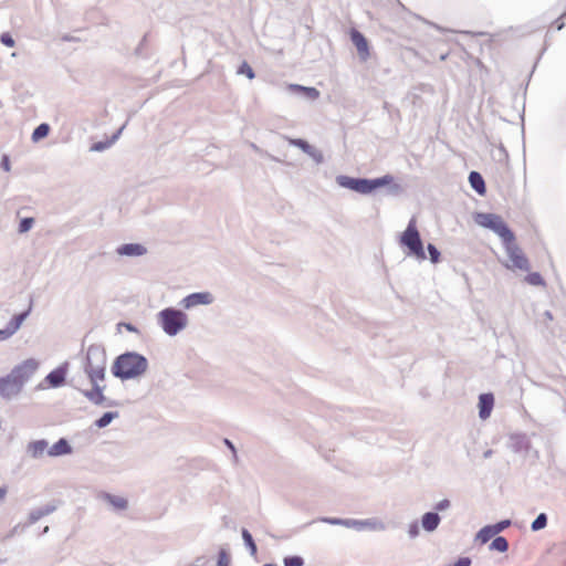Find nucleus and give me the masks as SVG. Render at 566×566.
<instances>
[{
    "label": "nucleus",
    "instance_id": "9",
    "mask_svg": "<svg viewBox=\"0 0 566 566\" xmlns=\"http://www.w3.org/2000/svg\"><path fill=\"white\" fill-rule=\"evenodd\" d=\"M335 180L336 184L342 188L355 191L360 195H368L367 178L338 175Z\"/></svg>",
    "mask_w": 566,
    "mask_h": 566
},
{
    "label": "nucleus",
    "instance_id": "63",
    "mask_svg": "<svg viewBox=\"0 0 566 566\" xmlns=\"http://www.w3.org/2000/svg\"><path fill=\"white\" fill-rule=\"evenodd\" d=\"M48 532H49V526H45V527L43 528V532H42V533H43V534H46Z\"/></svg>",
    "mask_w": 566,
    "mask_h": 566
},
{
    "label": "nucleus",
    "instance_id": "58",
    "mask_svg": "<svg viewBox=\"0 0 566 566\" xmlns=\"http://www.w3.org/2000/svg\"><path fill=\"white\" fill-rule=\"evenodd\" d=\"M493 454V450L492 449H488L486 451L483 452V458L484 459H489L491 458Z\"/></svg>",
    "mask_w": 566,
    "mask_h": 566
},
{
    "label": "nucleus",
    "instance_id": "48",
    "mask_svg": "<svg viewBox=\"0 0 566 566\" xmlns=\"http://www.w3.org/2000/svg\"><path fill=\"white\" fill-rule=\"evenodd\" d=\"M28 527V524L25 525H22V524H17L15 526L12 527V530L4 536V539H9L18 534H21L24 532V530Z\"/></svg>",
    "mask_w": 566,
    "mask_h": 566
},
{
    "label": "nucleus",
    "instance_id": "53",
    "mask_svg": "<svg viewBox=\"0 0 566 566\" xmlns=\"http://www.w3.org/2000/svg\"><path fill=\"white\" fill-rule=\"evenodd\" d=\"M118 326L125 327L126 331H128L130 333H138L137 327L135 325H133L132 323L122 322L118 324Z\"/></svg>",
    "mask_w": 566,
    "mask_h": 566
},
{
    "label": "nucleus",
    "instance_id": "43",
    "mask_svg": "<svg viewBox=\"0 0 566 566\" xmlns=\"http://www.w3.org/2000/svg\"><path fill=\"white\" fill-rule=\"evenodd\" d=\"M306 155H308L315 161L316 165H321L324 163L323 153L314 146H312V150H310V153H307Z\"/></svg>",
    "mask_w": 566,
    "mask_h": 566
},
{
    "label": "nucleus",
    "instance_id": "59",
    "mask_svg": "<svg viewBox=\"0 0 566 566\" xmlns=\"http://www.w3.org/2000/svg\"><path fill=\"white\" fill-rule=\"evenodd\" d=\"M62 40L66 41V42H72V41H75L76 39L72 35L65 34L62 36Z\"/></svg>",
    "mask_w": 566,
    "mask_h": 566
},
{
    "label": "nucleus",
    "instance_id": "40",
    "mask_svg": "<svg viewBox=\"0 0 566 566\" xmlns=\"http://www.w3.org/2000/svg\"><path fill=\"white\" fill-rule=\"evenodd\" d=\"M237 73L239 75H245L249 80H253L255 77V73H254L253 69L245 61L242 62L241 65L238 67Z\"/></svg>",
    "mask_w": 566,
    "mask_h": 566
},
{
    "label": "nucleus",
    "instance_id": "60",
    "mask_svg": "<svg viewBox=\"0 0 566 566\" xmlns=\"http://www.w3.org/2000/svg\"><path fill=\"white\" fill-rule=\"evenodd\" d=\"M556 30H562L564 28V22H562L559 19L555 21Z\"/></svg>",
    "mask_w": 566,
    "mask_h": 566
},
{
    "label": "nucleus",
    "instance_id": "34",
    "mask_svg": "<svg viewBox=\"0 0 566 566\" xmlns=\"http://www.w3.org/2000/svg\"><path fill=\"white\" fill-rule=\"evenodd\" d=\"M50 125L48 123H41L38 125L31 136L33 143H38L41 139L45 138L50 133Z\"/></svg>",
    "mask_w": 566,
    "mask_h": 566
},
{
    "label": "nucleus",
    "instance_id": "26",
    "mask_svg": "<svg viewBox=\"0 0 566 566\" xmlns=\"http://www.w3.org/2000/svg\"><path fill=\"white\" fill-rule=\"evenodd\" d=\"M31 311H32V301H30L29 307L25 311L14 314L12 316V318L9 321V323L6 326V328L9 329L11 335H14L19 331V328L21 327L23 322L29 317Z\"/></svg>",
    "mask_w": 566,
    "mask_h": 566
},
{
    "label": "nucleus",
    "instance_id": "3",
    "mask_svg": "<svg viewBox=\"0 0 566 566\" xmlns=\"http://www.w3.org/2000/svg\"><path fill=\"white\" fill-rule=\"evenodd\" d=\"M148 366L149 363L146 356L134 350H127L114 359L111 371L115 378L126 381L144 376Z\"/></svg>",
    "mask_w": 566,
    "mask_h": 566
},
{
    "label": "nucleus",
    "instance_id": "46",
    "mask_svg": "<svg viewBox=\"0 0 566 566\" xmlns=\"http://www.w3.org/2000/svg\"><path fill=\"white\" fill-rule=\"evenodd\" d=\"M0 42L8 48H13L15 44L13 36L9 32H3L0 35Z\"/></svg>",
    "mask_w": 566,
    "mask_h": 566
},
{
    "label": "nucleus",
    "instance_id": "39",
    "mask_svg": "<svg viewBox=\"0 0 566 566\" xmlns=\"http://www.w3.org/2000/svg\"><path fill=\"white\" fill-rule=\"evenodd\" d=\"M284 566H304V558L300 555H290L283 558Z\"/></svg>",
    "mask_w": 566,
    "mask_h": 566
},
{
    "label": "nucleus",
    "instance_id": "28",
    "mask_svg": "<svg viewBox=\"0 0 566 566\" xmlns=\"http://www.w3.org/2000/svg\"><path fill=\"white\" fill-rule=\"evenodd\" d=\"M56 509H57V506L54 503H49V504H46V505H44L42 507H38V509L32 510L29 513L28 526L36 523L42 517L52 514L53 512L56 511Z\"/></svg>",
    "mask_w": 566,
    "mask_h": 566
},
{
    "label": "nucleus",
    "instance_id": "22",
    "mask_svg": "<svg viewBox=\"0 0 566 566\" xmlns=\"http://www.w3.org/2000/svg\"><path fill=\"white\" fill-rule=\"evenodd\" d=\"M31 311H32V301H30L29 307L25 311L14 314L12 316V318L9 321V323L6 326V328L9 329L11 335H14L19 331V328L21 327L23 322L29 317Z\"/></svg>",
    "mask_w": 566,
    "mask_h": 566
},
{
    "label": "nucleus",
    "instance_id": "37",
    "mask_svg": "<svg viewBox=\"0 0 566 566\" xmlns=\"http://www.w3.org/2000/svg\"><path fill=\"white\" fill-rule=\"evenodd\" d=\"M525 281H526L530 285H534V286H542V285H545V281H544L543 276L541 275V273H538V272H532V273H528V274L525 276Z\"/></svg>",
    "mask_w": 566,
    "mask_h": 566
},
{
    "label": "nucleus",
    "instance_id": "64",
    "mask_svg": "<svg viewBox=\"0 0 566 566\" xmlns=\"http://www.w3.org/2000/svg\"><path fill=\"white\" fill-rule=\"evenodd\" d=\"M263 566H277V565H276V564L269 563V564H264Z\"/></svg>",
    "mask_w": 566,
    "mask_h": 566
},
{
    "label": "nucleus",
    "instance_id": "2",
    "mask_svg": "<svg viewBox=\"0 0 566 566\" xmlns=\"http://www.w3.org/2000/svg\"><path fill=\"white\" fill-rule=\"evenodd\" d=\"M38 368L39 363L34 358H28L14 366L7 376L0 377V396L7 400L17 397Z\"/></svg>",
    "mask_w": 566,
    "mask_h": 566
},
{
    "label": "nucleus",
    "instance_id": "4",
    "mask_svg": "<svg viewBox=\"0 0 566 566\" xmlns=\"http://www.w3.org/2000/svg\"><path fill=\"white\" fill-rule=\"evenodd\" d=\"M157 324L170 337L178 335L188 325V315L180 308L165 307L157 313Z\"/></svg>",
    "mask_w": 566,
    "mask_h": 566
},
{
    "label": "nucleus",
    "instance_id": "57",
    "mask_svg": "<svg viewBox=\"0 0 566 566\" xmlns=\"http://www.w3.org/2000/svg\"><path fill=\"white\" fill-rule=\"evenodd\" d=\"M224 444L232 451V453L235 455L237 453V450H235V447L234 444L232 443V441H230L229 439H224Z\"/></svg>",
    "mask_w": 566,
    "mask_h": 566
},
{
    "label": "nucleus",
    "instance_id": "41",
    "mask_svg": "<svg viewBox=\"0 0 566 566\" xmlns=\"http://www.w3.org/2000/svg\"><path fill=\"white\" fill-rule=\"evenodd\" d=\"M34 224V218L32 217H25L22 218L19 222L18 231L19 233H25L31 230V228Z\"/></svg>",
    "mask_w": 566,
    "mask_h": 566
},
{
    "label": "nucleus",
    "instance_id": "36",
    "mask_svg": "<svg viewBox=\"0 0 566 566\" xmlns=\"http://www.w3.org/2000/svg\"><path fill=\"white\" fill-rule=\"evenodd\" d=\"M290 145L300 148L303 153L307 154L310 150H312V145L302 138H290L289 139Z\"/></svg>",
    "mask_w": 566,
    "mask_h": 566
},
{
    "label": "nucleus",
    "instance_id": "31",
    "mask_svg": "<svg viewBox=\"0 0 566 566\" xmlns=\"http://www.w3.org/2000/svg\"><path fill=\"white\" fill-rule=\"evenodd\" d=\"M496 536L495 531L493 530L492 525H485L483 526L476 534H475V541L480 542L481 544L488 543L490 539L494 538Z\"/></svg>",
    "mask_w": 566,
    "mask_h": 566
},
{
    "label": "nucleus",
    "instance_id": "29",
    "mask_svg": "<svg viewBox=\"0 0 566 566\" xmlns=\"http://www.w3.org/2000/svg\"><path fill=\"white\" fill-rule=\"evenodd\" d=\"M469 182L471 188L480 196L485 195L486 187L482 175L478 171H471L469 174Z\"/></svg>",
    "mask_w": 566,
    "mask_h": 566
},
{
    "label": "nucleus",
    "instance_id": "10",
    "mask_svg": "<svg viewBox=\"0 0 566 566\" xmlns=\"http://www.w3.org/2000/svg\"><path fill=\"white\" fill-rule=\"evenodd\" d=\"M70 364L64 361L56 368L51 370L44 378V382L49 388H60L65 385Z\"/></svg>",
    "mask_w": 566,
    "mask_h": 566
},
{
    "label": "nucleus",
    "instance_id": "51",
    "mask_svg": "<svg viewBox=\"0 0 566 566\" xmlns=\"http://www.w3.org/2000/svg\"><path fill=\"white\" fill-rule=\"evenodd\" d=\"M408 534L411 538H416L419 535L418 522H412L409 524Z\"/></svg>",
    "mask_w": 566,
    "mask_h": 566
},
{
    "label": "nucleus",
    "instance_id": "11",
    "mask_svg": "<svg viewBox=\"0 0 566 566\" xmlns=\"http://www.w3.org/2000/svg\"><path fill=\"white\" fill-rule=\"evenodd\" d=\"M214 301L210 292H193L185 296L179 305L185 310L193 308L198 305H210Z\"/></svg>",
    "mask_w": 566,
    "mask_h": 566
},
{
    "label": "nucleus",
    "instance_id": "20",
    "mask_svg": "<svg viewBox=\"0 0 566 566\" xmlns=\"http://www.w3.org/2000/svg\"><path fill=\"white\" fill-rule=\"evenodd\" d=\"M441 522V516L433 511L426 512L420 520L421 527L428 533L434 532Z\"/></svg>",
    "mask_w": 566,
    "mask_h": 566
},
{
    "label": "nucleus",
    "instance_id": "38",
    "mask_svg": "<svg viewBox=\"0 0 566 566\" xmlns=\"http://www.w3.org/2000/svg\"><path fill=\"white\" fill-rule=\"evenodd\" d=\"M427 251H428L429 260L431 261V263L437 264L440 262L441 253H440L439 249L433 243L427 244Z\"/></svg>",
    "mask_w": 566,
    "mask_h": 566
},
{
    "label": "nucleus",
    "instance_id": "54",
    "mask_svg": "<svg viewBox=\"0 0 566 566\" xmlns=\"http://www.w3.org/2000/svg\"><path fill=\"white\" fill-rule=\"evenodd\" d=\"M11 336H12L11 333L6 327L0 329V342L6 340V339L10 338Z\"/></svg>",
    "mask_w": 566,
    "mask_h": 566
},
{
    "label": "nucleus",
    "instance_id": "30",
    "mask_svg": "<svg viewBox=\"0 0 566 566\" xmlns=\"http://www.w3.org/2000/svg\"><path fill=\"white\" fill-rule=\"evenodd\" d=\"M119 417L118 411H106L98 419L94 421V426L98 429L106 428L114 419Z\"/></svg>",
    "mask_w": 566,
    "mask_h": 566
},
{
    "label": "nucleus",
    "instance_id": "18",
    "mask_svg": "<svg viewBox=\"0 0 566 566\" xmlns=\"http://www.w3.org/2000/svg\"><path fill=\"white\" fill-rule=\"evenodd\" d=\"M73 452V448L66 438H60L48 449V455L52 458L69 455Z\"/></svg>",
    "mask_w": 566,
    "mask_h": 566
},
{
    "label": "nucleus",
    "instance_id": "21",
    "mask_svg": "<svg viewBox=\"0 0 566 566\" xmlns=\"http://www.w3.org/2000/svg\"><path fill=\"white\" fill-rule=\"evenodd\" d=\"M119 255L142 256L146 254L147 249L140 243H124L116 249Z\"/></svg>",
    "mask_w": 566,
    "mask_h": 566
},
{
    "label": "nucleus",
    "instance_id": "6",
    "mask_svg": "<svg viewBox=\"0 0 566 566\" xmlns=\"http://www.w3.org/2000/svg\"><path fill=\"white\" fill-rule=\"evenodd\" d=\"M474 221L480 227L493 231L502 240V243L515 240L514 232L510 229L503 218L496 213L478 212L474 216Z\"/></svg>",
    "mask_w": 566,
    "mask_h": 566
},
{
    "label": "nucleus",
    "instance_id": "47",
    "mask_svg": "<svg viewBox=\"0 0 566 566\" xmlns=\"http://www.w3.org/2000/svg\"><path fill=\"white\" fill-rule=\"evenodd\" d=\"M451 506V502L448 499H443L434 504V511L439 514V512H444Z\"/></svg>",
    "mask_w": 566,
    "mask_h": 566
},
{
    "label": "nucleus",
    "instance_id": "1",
    "mask_svg": "<svg viewBox=\"0 0 566 566\" xmlns=\"http://www.w3.org/2000/svg\"><path fill=\"white\" fill-rule=\"evenodd\" d=\"M107 354L101 344H92L86 349L83 360V371L87 376L92 388L81 390V394L93 405L105 408L118 407L117 400L107 398L104 395L105 385H101L106 377Z\"/></svg>",
    "mask_w": 566,
    "mask_h": 566
},
{
    "label": "nucleus",
    "instance_id": "14",
    "mask_svg": "<svg viewBox=\"0 0 566 566\" xmlns=\"http://www.w3.org/2000/svg\"><path fill=\"white\" fill-rule=\"evenodd\" d=\"M344 527L353 528L355 531H384L385 525L382 522L376 518H366V520H356V518H345Z\"/></svg>",
    "mask_w": 566,
    "mask_h": 566
},
{
    "label": "nucleus",
    "instance_id": "12",
    "mask_svg": "<svg viewBox=\"0 0 566 566\" xmlns=\"http://www.w3.org/2000/svg\"><path fill=\"white\" fill-rule=\"evenodd\" d=\"M350 41L357 50L358 57L361 62H366L370 57V48L367 38L357 29L349 32Z\"/></svg>",
    "mask_w": 566,
    "mask_h": 566
},
{
    "label": "nucleus",
    "instance_id": "61",
    "mask_svg": "<svg viewBox=\"0 0 566 566\" xmlns=\"http://www.w3.org/2000/svg\"><path fill=\"white\" fill-rule=\"evenodd\" d=\"M544 315H545V317H546L547 319H553V315H552V313H551L549 311H546V312L544 313Z\"/></svg>",
    "mask_w": 566,
    "mask_h": 566
},
{
    "label": "nucleus",
    "instance_id": "56",
    "mask_svg": "<svg viewBox=\"0 0 566 566\" xmlns=\"http://www.w3.org/2000/svg\"><path fill=\"white\" fill-rule=\"evenodd\" d=\"M7 493H8V486L7 485L0 486V503H2L4 501Z\"/></svg>",
    "mask_w": 566,
    "mask_h": 566
},
{
    "label": "nucleus",
    "instance_id": "32",
    "mask_svg": "<svg viewBox=\"0 0 566 566\" xmlns=\"http://www.w3.org/2000/svg\"><path fill=\"white\" fill-rule=\"evenodd\" d=\"M241 536L245 547L248 548L251 556L255 557L258 553L256 544L251 535V533L247 528L241 530Z\"/></svg>",
    "mask_w": 566,
    "mask_h": 566
},
{
    "label": "nucleus",
    "instance_id": "33",
    "mask_svg": "<svg viewBox=\"0 0 566 566\" xmlns=\"http://www.w3.org/2000/svg\"><path fill=\"white\" fill-rule=\"evenodd\" d=\"M489 549L490 551H496V552H500V553H505L509 549V542H507V539L504 536L496 535L492 539V542H491V544L489 546Z\"/></svg>",
    "mask_w": 566,
    "mask_h": 566
},
{
    "label": "nucleus",
    "instance_id": "45",
    "mask_svg": "<svg viewBox=\"0 0 566 566\" xmlns=\"http://www.w3.org/2000/svg\"><path fill=\"white\" fill-rule=\"evenodd\" d=\"M318 521L322 523H326L329 525H337V526H344V523H345V518H340V517L324 516V517H319Z\"/></svg>",
    "mask_w": 566,
    "mask_h": 566
},
{
    "label": "nucleus",
    "instance_id": "27",
    "mask_svg": "<svg viewBox=\"0 0 566 566\" xmlns=\"http://www.w3.org/2000/svg\"><path fill=\"white\" fill-rule=\"evenodd\" d=\"M99 499L109 504L115 511H125L128 507V501L125 497L108 492H102Z\"/></svg>",
    "mask_w": 566,
    "mask_h": 566
},
{
    "label": "nucleus",
    "instance_id": "5",
    "mask_svg": "<svg viewBox=\"0 0 566 566\" xmlns=\"http://www.w3.org/2000/svg\"><path fill=\"white\" fill-rule=\"evenodd\" d=\"M400 245L407 249V255L419 261L427 259L423 242L417 229L416 218L412 217L400 235Z\"/></svg>",
    "mask_w": 566,
    "mask_h": 566
},
{
    "label": "nucleus",
    "instance_id": "17",
    "mask_svg": "<svg viewBox=\"0 0 566 566\" xmlns=\"http://www.w3.org/2000/svg\"><path fill=\"white\" fill-rule=\"evenodd\" d=\"M509 448L514 453L526 452L530 448V439L524 433H513L509 438Z\"/></svg>",
    "mask_w": 566,
    "mask_h": 566
},
{
    "label": "nucleus",
    "instance_id": "23",
    "mask_svg": "<svg viewBox=\"0 0 566 566\" xmlns=\"http://www.w3.org/2000/svg\"><path fill=\"white\" fill-rule=\"evenodd\" d=\"M31 311H32V301H30L29 307L25 311L14 314L12 316V318L9 321V323L6 326V328L9 329L11 335H14L19 331V328L21 327L23 322L29 317Z\"/></svg>",
    "mask_w": 566,
    "mask_h": 566
},
{
    "label": "nucleus",
    "instance_id": "62",
    "mask_svg": "<svg viewBox=\"0 0 566 566\" xmlns=\"http://www.w3.org/2000/svg\"><path fill=\"white\" fill-rule=\"evenodd\" d=\"M251 147H252V149H254L255 151H259V150H260V149H259V147H258L255 144H252V145H251Z\"/></svg>",
    "mask_w": 566,
    "mask_h": 566
},
{
    "label": "nucleus",
    "instance_id": "7",
    "mask_svg": "<svg viewBox=\"0 0 566 566\" xmlns=\"http://www.w3.org/2000/svg\"><path fill=\"white\" fill-rule=\"evenodd\" d=\"M380 188H386L387 193L390 196H399L403 192V187L396 182L395 177L390 174L377 178H367L368 195L376 192Z\"/></svg>",
    "mask_w": 566,
    "mask_h": 566
},
{
    "label": "nucleus",
    "instance_id": "35",
    "mask_svg": "<svg viewBox=\"0 0 566 566\" xmlns=\"http://www.w3.org/2000/svg\"><path fill=\"white\" fill-rule=\"evenodd\" d=\"M548 517L546 513H539L531 524L533 532H538L547 526Z\"/></svg>",
    "mask_w": 566,
    "mask_h": 566
},
{
    "label": "nucleus",
    "instance_id": "44",
    "mask_svg": "<svg viewBox=\"0 0 566 566\" xmlns=\"http://www.w3.org/2000/svg\"><path fill=\"white\" fill-rule=\"evenodd\" d=\"M512 524L511 520H502L496 522L495 524H491L493 530L495 531L496 535L502 533L504 530H506Z\"/></svg>",
    "mask_w": 566,
    "mask_h": 566
},
{
    "label": "nucleus",
    "instance_id": "24",
    "mask_svg": "<svg viewBox=\"0 0 566 566\" xmlns=\"http://www.w3.org/2000/svg\"><path fill=\"white\" fill-rule=\"evenodd\" d=\"M31 311H32V301H30L29 307L25 311L14 314L12 316V318L9 321V323L6 326V328L9 329L11 335H14L19 331V328L21 327L23 322L29 317Z\"/></svg>",
    "mask_w": 566,
    "mask_h": 566
},
{
    "label": "nucleus",
    "instance_id": "55",
    "mask_svg": "<svg viewBox=\"0 0 566 566\" xmlns=\"http://www.w3.org/2000/svg\"><path fill=\"white\" fill-rule=\"evenodd\" d=\"M125 128V125H123L109 139L112 142V145L119 138L123 129Z\"/></svg>",
    "mask_w": 566,
    "mask_h": 566
},
{
    "label": "nucleus",
    "instance_id": "50",
    "mask_svg": "<svg viewBox=\"0 0 566 566\" xmlns=\"http://www.w3.org/2000/svg\"><path fill=\"white\" fill-rule=\"evenodd\" d=\"M472 560L470 557L462 556L459 557L453 564H450L449 566H471Z\"/></svg>",
    "mask_w": 566,
    "mask_h": 566
},
{
    "label": "nucleus",
    "instance_id": "42",
    "mask_svg": "<svg viewBox=\"0 0 566 566\" xmlns=\"http://www.w3.org/2000/svg\"><path fill=\"white\" fill-rule=\"evenodd\" d=\"M111 146H112V142H109V139L104 140V142H96L91 145L90 150L99 153V151L106 150Z\"/></svg>",
    "mask_w": 566,
    "mask_h": 566
},
{
    "label": "nucleus",
    "instance_id": "52",
    "mask_svg": "<svg viewBox=\"0 0 566 566\" xmlns=\"http://www.w3.org/2000/svg\"><path fill=\"white\" fill-rule=\"evenodd\" d=\"M0 167L4 170V171H10L11 169V164H10V158L8 155H2L1 157V161H0Z\"/></svg>",
    "mask_w": 566,
    "mask_h": 566
},
{
    "label": "nucleus",
    "instance_id": "19",
    "mask_svg": "<svg viewBox=\"0 0 566 566\" xmlns=\"http://www.w3.org/2000/svg\"><path fill=\"white\" fill-rule=\"evenodd\" d=\"M287 91L297 94L305 99L314 101L319 97V91L312 86H303L301 84H290Z\"/></svg>",
    "mask_w": 566,
    "mask_h": 566
},
{
    "label": "nucleus",
    "instance_id": "16",
    "mask_svg": "<svg viewBox=\"0 0 566 566\" xmlns=\"http://www.w3.org/2000/svg\"><path fill=\"white\" fill-rule=\"evenodd\" d=\"M479 417L482 420L488 419L494 407V396L491 392H484L479 396Z\"/></svg>",
    "mask_w": 566,
    "mask_h": 566
},
{
    "label": "nucleus",
    "instance_id": "8",
    "mask_svg": "<svg viewBox=\"0 0 566 566\" xmlns=\"http://www.w3.org/2000/svg\"><path fill=\"white\" fill-rule=\"evenodd\" d=\"M505 252L511 261V265L507 264L509 269L514 268L522 271L530 270L528 259L525 256L521 248L516 244L515 240L506 241L503 243Z\"/></svg>",
    "mask_w": 566,
    "mask_h": 566
},
{
    "label": "nucleus",
    "instance_id": "15",
    "mask_svg": "<svg viewBox=\"0 0 566 566\" xmlns=\"http://www.w3.org/2000/svg\"><path fill=\"white\" fill-rule=\"evenodd\" d=\"M49 442L45 439L30 441L25 447V453L34 460H39L48 453Z\"/></svg>",
    "mask_w": 566,
    "mask_h": 566
},
{
    "label": "nucleus",
    "instance_id": "25",
    "mask_svg": "<svg viewBox=\"0 0 566 566\" xmlns=\"http://www.w3.org/2000/svg\"><path fill=\"white\" fill-rule=\"evenodd\" d=\"M31 311H32V301H30L29 307L25 311L14 314L12 316V318L9 321V323L6 326V328L9 329L11 335H14L19 331V328L21 327L23 322L29 317Z\"/></svg>",
    "mask_w": 566,
    "mask_h": 566
},
{
    "label": "nucleus",
    "instance_id": "13",
    "mask_svg": "<svg viewBox=\"0 0 566 566\" xmlns=\"http://www.w3.org/2000/svg\"><path fill=\"white\" fill-rule=\"evenodd\" d=\"M344 527L353 528L355 531H384L385 525L382 522L376 518H366V520H356V518H345Z\"/></svg>",
    "mask_w": 566,
    "mask_h": 566
},
{
    "label": "nucleus",
    "instance_id": "49",
    "mask_svg": "<svg viewBox=\"0 0 566 566\" xmlns=\"http://www.w3.org/2000/svg\"><path fill=\"white\" fill-rule=\"evenodd\" d=\"M230 559L224 549H221L218 554L217 566H229Z\"/></svg>",
    "mask_w": 566,
    "mask_h": 566
}]
</instances>
